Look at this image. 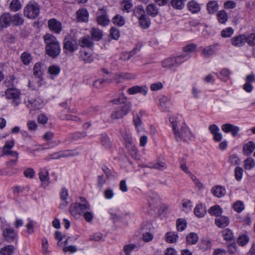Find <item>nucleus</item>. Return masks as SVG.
Wrapping results in <instances>:
<instances>
[{
  "instance_id": "nucleus-1",
  "label": "nucleus",
  "mask_w": 255,
  "mask_h": 255,
  "mask_svg": "<svg viewBox=\"0 0 255 255\" xmlns=\"http://www.w3.org/2000/svg\"><path fill=\"white\" fill-rule=\"evenodd\" d=\"M169 121L172 125V131L176 141L188 142L195 139V136L185 124H183L179 128V121L176 116L171 117Z\"/></svg>"
},
{
  "instance_id": "nucleus-2",
  "label": "nucleus",
  "mask_w": 255,
  "mask_h": 255,
  "mask_svg": "<svg viewBox=\"0 0 255 255\" xmlns=\"http://www.w3.org/2000/svg\"><path fill=\"white\" fill-rule=\"evenodd\" d=\"M43 38L46 44L47 54L53 57L58 56L60 53L61 47L57 39L49 33L45 34Z\"/></svg>"
},
{
  "instance_id": "nucleus-3",
  "label": "nucleus",
  "mask_w": 255,
  "mask_h": 255,
  "mask_svg": "<svg viewBox=\"0 0 255 255\" xmlns=\"http://www.w3.org/2000/svg\"><path fill=\"white\" fill-rule=\"evenodd\" d=\"M90 209L89 202L85 198L80 197L76 202L70 205L69 211L73 216L76 217L78 215L81 216L85 210Z\"/></svg>"
},
{
  "instance_id": "nucleus-4",
  "label": "nucleus",
  "mask_w": 255,
  "mask_h": 255,
  "mask_svg": "<svg viewBox=\"0 0 255 255\" xmlns=\"http://www.w3.org/2000/svg\"><path fill=\"white\" fill-rule=\"evenodd\" d=\"M40 12V7L34 1H30L23 9V14L25 16L29 19H35Z\"/></svg>"
},
{
  "instance_id": "nucleus-5",
  "label": "nucleus",
  "mask_w": 255,
  "mask_h": 255,
  "mask_svg": "<svg viewBox=\"0 0 255 255\" xmlns=\"http://www.w3.org/2000/svg\"><path fill=\"white\" fill-rule=\"evenodd\" d=\"M6 97L11 100L12 104L14 106H17L21 102L20 91L14 88H10L6 90L5 92Z\"/></svg>"
},
{
  "instance_id": "nucleus-6",
  "label": "nucleus",
  "mask_w": 255,
  "mask_h": 255,
  "mask_svg": "<svg viewBox=\"0 0 255 255\" xmlns=\"http://www.w3.org/2000/svg\"><path fill=\"white\" fill-rule=\"evenodd\" d=\"M78 45L76 41L69 37H65L64 40L63 48L66 53H73L78 49Z\"/></svg>"
},
{
  "instance_id": "nucleus-7",
  "label": "nucleus",
  "mask_w": 255,
  "mask_h": 255,
  "mask_svg": "<svg viewBox=\"0 0 255 255\" xmlns=\"http://www.w3.org/2000/svg\"><path fill=\"white\" fill-rule=\"evenodd\" d=\"M131 109V104L130 103H126L122 107H119L116 110L113 118L118 119L122 118L124 116L127 115Z\"/></svg>"
},
{
  "instance_id": "nucleus-8",
  "label": "nucleus",
  "mask_w": 255,
  "mask_h": 255,
  "mask_svg": "<svg viewBox=\"0 0 255 255\" xmlns=\"http://www.w3.org/2000/svg\"><path fill=\"white\" fill-rule=\"evenodd\" d=\"M220 46L218 43H215L203 48L202 55L206 58L215 54L219 50Z\"/></svg>"
},
{
  "instance_id": "nucleus-9",
  "label": "nucleus",
  "mask_w": 255,
  "mask_h": 255,
  "mask_svg": "<svg viewBox=\"0 0 255 255\" xmlns=\"http://www.w3.org/2000/svg\"><path fill=\"white\" fill-rule=\"evenodd\" d=\"M148 87L146 85L138 86L135 85L128 88V93L130 95H134L140 93L144 96H146L148 92Z\"/></svg>"
},
{
  "instance_id": "nucleus-10",
  "label": "nucleus",
  "mask_w": 255,
  "mask_h": 255,
  "mask_svg": "<svg viewBox=\"0 0 255 255\" xmlns=\"http://www.w3.org/2000/svg\"><path fill=\"white\" fill-rule=\"evenodd\" d=\"M38 175L41 187L45 188L48 186L49 183L48 171L46 168L41 169L38 173Z\"/></svg>"
},
{
  "instance_id": "nucleus-11",
  "label": "nucleus",
  "mask_w": 255,
  "mask_h": 255,
  "mask_svg": "<svg viewBox=\"0 0 255 255\" xmlns=\"http://www.w3.org/2000/svg\"><path fill=\"white\" fill-rule=\"evenodd\" d=\"M3 236L6 241L11 242L16 239L17 234L12 228L8 227L3 229Z\"/></svg>"
},
{
  "instance_id": "nucleus-12",
  "label": "nucleus",
  "mask_w": 255,
  "mask_h": 255,
  "mask_svg": "<svg viewBox=\"0 0 255 255\" xmlns=\"http://www.w3.org/2000/svg\"><path fill=\"white\" fill-rule=\"evenodd\" d=\"M44 102L40 97H37L34 99L31 98L27 104V106L33 110L39 109L42 108Z\"/></svg>"
},
{
  "instance_id": "nucleus-13",
  "label": "nucleus",
  "mask_w": 255,
  "mask_h": 255,
  "mask_svg": "<svg viewBox=\"0 0 255 255\" xmlns=\"http://www.w3.org/2000/svg\"><path fill=\"white\" fill-rule=\"evenodd\" d=\"M48 25L49 29L56 33H59L62 30V25L60 21L55 18L48 20Z\"/></svg>"
},
{
  "instance_id": "nucleus-14",
  "label": "nucleus",
  "mask_w": 255,
  "mask_h": 255,
  "mask_svg": "<svg viewBox=\"0 0 255 255\" xmlns=\"http://www.w3.org/2000/svg\"><path fill=\"white\" fill-rule=\"evenodd\" d=\"M221 128L222 130L226 132H231L233 136H236L238 132L240 130L239 127L233 125L231 124H225L222 126Z\"/></svg>"
},
{
  "instance_id": "nucleus-15",
  "label": "nucleus",
  "mask_w": 255,
  "mask_h": 255,
  "mask_svg": "<svg viewBox=\"0 0 255 255\" xmlns=\"http://www.w3.org/2000/svg\"><path fill=\"white\" fill-rule=\"evenodd\" d=\"M44 70V65L40 62H37L35 64L33 68V75L39 80H42Z\"/></svg>"
},
{
  "instance_id": "nucleus-16",
  "label": "nucleus",
  "mask_w": 255,
  "mask_h": 255,
  "mask_svg": "<svg viewBox=\"0 0 255 255\" xmlns=\"http://www.w3.org/2000/svg\"><path fill=\"white\" fill-rule=\"evenodd\" d=\"M231 42L234 46L241 47L246 43V36L244 35H239L234 36L231 39Z\"/></svg>"
},
{
  "instance_id": "nucleus-17",
  "label": "nucleus",
  "mask_w": 255,
  "mask_h": 255,
  "mask_svg": "<svg viewBox=\"0 0 255 255\" xmlns=\"http://www.w3.org/2000/svg\"><path fill=\"white\" fill-rule=\"evenodd\" d=\"M255 149V142L253 141H250L245 144L243 147V152L244 155L249 156Z\"/></svg>"
},
{
  "instance_id": "nucleus-18",
  "label": "nucleus",
  "mask_w": 255,
  "mask_h": 255,
  "mask_svg": "<svg viewBox=\"0 0 255 255\" xmlns=\"http://www.w3.org/2000/svg\"><path fill=\"white\" fill-rule=\"evenodd\" d=\"M100 13L101 15H99L97 18L98 24L103 26L108 25L110 22V20L107 17L106 13L104 11V9H100Z\"/></svg>"
},
{
  "instance_id": "nucleus-19",
  "label": "nucleus",
  "mask_w": 255,
  "mask_h": 255,
  "mask_svg": "<svg viewBox=\"0 0 255 255\" xmlns=\"http://www.w3.org/2000/svg\"><path fill=\"white\" fill-rule=\"evenodd\" d=\"M79 58L85 63H90L94 60L92 54L85 50L80 51Z\"/></svg>"
},
{
  "instance_id": "nucleus-20",
  "label": "nucleus",
  "mask_w": 255,
  "mask_h": 255,
  "mask_svg": "<svg viewBox=\"0 0 255 255\" xmlns=\"http://www.w3.org/2000/svg\"><path fill=\"white\" fill-rule=\"evenodd\" d=\"M148 204L151 210L157 208L160 204V199L157 195H153L150 196L148 199Z\"/></svg>"
},
{
  "instance_id": "nucleus-21",
  "label": "nucleus",
  "mask_w": 255,
  "mask_h": 255,
  "mask_svg": "<svg viewBox=\"0 0 255 255\" xmlns=\"http://www.w3.org/2000/svg\"><path fill=\"white\" fill-rule=\"evenodd\" d=\"M229 219L226 216H221L215 219V224L219 228H225L229 224Z\"/></svg>"
},
{
  "instance_id": "nucleus-22",
  "label": "nucleus",
  "mask_w": 255,
  "mask_h": 255,
  "mask_svg": "<svg viewBox=\"0 0 255 255\" xmlns=\"http://www.w3.org/2000/svg\"><path fill=\"white\" fill-rule=\"evenodd\" d=\"M172 103L170 100L165 96H162L159 99V105L161 109L166 111L171 106Z\"/></svg>"
},
{
  "instance_id": "nucleus-23",
  "label": "nucleus",
  "mask_w": 255,
  "mask_h": 255,
  "mask_svg": "<svg viewBox=\"0 0 255 255\" xmlns=\"http://www.w3.org/2000/svg\"><path fill=\"white\" fill-rule=\"evenodd\" d=\"M11 22V16L7 13L3 14L0 17V26L6 27Z\"/></svg>"
},
{
  "instance_id": "nucleus-24",
  "label": "nucleus",
  "mask_w": 255,
  "mask_h": 255,
  "mask_svg": "<svg viewBox=\"0 0 255 255\" xmlns=\"http://www.w3.org/2000/svg\"><path fill=\"white\" fill-rule=\"evenodd\" d=\"M198 247L202 251H206L210 250L212 247V243L210 240L207 238L202 239Z\"/></svg>"
},
{
  "instance_id": "nucleus-25",
  "label": "nucleus",
  "mask_w": 255,
  "mask_h": 255,
  "mask_svg": "<svg viewBox=\"0 0 255 255\" xmlns=\"http://www.w3.org/2000/svg\"><path fill=\"white\" fill-rule=\"evenodd\" d=\"M80 44L82 47L92 48L94 46V43L89 36H86L79 40Z\"/></svg>"
},
{
  "instance_id": "nucleus-26",
  "label": "nucleus",
  "mask_w": 255,
  "mask_h": 255,
  "mask_svg": "<svg viewBox=\"0 0 255 255\" xmlns=\"http://www.w3.org/2000/svg\"><path fill=\"white\" fill-rule=\"evenodd\" d=\"M90 34L92 39L95 41H99L103 37V32L98 28L93 27L90 31Z\"/></svg>"
},
{
  "instance_id": "nucleus-27",
  "label": "nucleus",
  "mask_w": 255,
  "mask_h": 255,
  "mask_svg": "<svg viewBox=\"0 0 255 255\" xmlns=\"http://www.w3.org/2000/svg\"><path fill=\"white\" fill-rule=\"evenodd\" d=\"M219 9V5L216 1L212 0L207 4V9L210 14H214Z\"/></svg>"
},
{
  "instance_id": "nucleus-28",
  "label": "nucleus",
  "mask_w": 255,
  "mask_h": 255,
  "mask_svg": "<svg viewBox=\"0 0 255 255\" xmlns=\"http://www.w3.org/2000/svg\"><path fill=\"white\" fill-rule=\"evenodd\" d=\"M206 213V207L202 204H199L196 206L194 209L195 215L199 218L203 217Z\"/></svg>"
},
{
  "instance_id": "nucleus-29",
  "label": "nucleus",
  "mask_w": 255,
  "mask_h": 255,
  "mask_svg": "<svg viewBox=\"0 0 255 255\" xmlns=\"http://www.w3.org/2000/svg\"><path fill=\"white\" fill-rule=\"evenodd\" d=\"M133 122L138 133H140L144 131L143 123L138 116L135 118H133Z\"/></svg>"
},
{
  "instance_id": "nucleus-30",
  "label": "nucleus",
  "mask_w": 255,
  "mask_h": 255,
  "mask_svg": "<svg viewBox=\"0 0 255 255\" xmlns=\"http://www.w3.org/2000/svg\"><path fill=\"white\" fill-rule=\"evenodd\" d=\"M147 13L152 17L156 16L158 13V9L154 3H150L146 7Z\"/></svg>"
},
{
  "instance_id": "nucleus-31",
  "label": "nucleus",
  "mask_w": 255,
  "mask_h": 255,
  "mask_svg": "<svg viewBox=\"0 0 255 255\" xmlns=\"http://www.w3.org/2000/svg\"><path fill=\"white\" fill-rule=\"evenodd\" d=\"M198 240V235L195 233H190L186 236V238L187 244L190 245L196 244Z\"/></svg>"
},
{
  "instance_id": "nucleus-32",
  "label": "nucleus",
  "mask_w": 255,
  "mask_h": 255,
  "mask_svg": "<svg viewBox=\"0 0 255 255\" xmlns=\"http://www.w3.org/2000/svg\"><path fill=\"white\" fill-rule=\"evenodd\" d=\"M187 6L188 9L193 13H197L200 10L199 4L194 0H191L188 2Z\"/></svg>"
},
{
  "instance_id": "nucleus-33",
  "label": "nucleus",
  "mask_w": 255,
  "mask_h": 255,
  "mask_svg": "<svg viewBox=\"0 0 255 255\" xmlns=\"http://www.w3.org/2000/svg\"><path fill=\"white\" fill-rule=\"evenodd\" d=\"M212 192L216 197L220 198L225 195L226 190L221 186H216L212 189Z\"/></svg>"
},
{
  "instance_id": "nucleus-34",
  "label": "nucleus",
  "mask_w": 255,
  "mask_h": 255,
  "mask_svg": "<svg viewBox=\"0 0 255 255\" xmlns=\"http://www.w3.org/2000/svg\"><path fill=\"white\" fill-rule=\"evenodd\" d=\"M217 17L220 23L225 24L228 20V16L225 10L219 11L217 14Z\"/></svg>"
},
{
  "instance_id": "nucleus-35",
  "label": "nucleus",
  "mask_w": 255,
  "mask_h": 255,
  "mask_svg": "<svg viewBox=\"0 0 255 255\" xmlns=\"http://www.w3.org/2000/svg\"><path fill=\"white\" fill-rule=\"evenodd\" d=\"M77 18L80 21H87L88 19V12L85 9H80L77 12Z\"/></svg>"
},
{
  "instance_id": "nucleus-36",
  "label": "nucleus",
  "mask_w": 255,
  "mask_h": 255,
  "mask_svg": "<svg viewBox=\"0 0 255 255\" xmlns=\"http://www.w3.org/2000/svg\"><path fill=\"white\" fill-rule=\"evenodd\" d=\"M128 151L131 156L135 160H139L140 158V154L138 152L136 147L134 145H131L128 147Z\"/></svg>"
},
{
  "instance_id": "nucleus-37",
  "label": "nucleus",
  "mask_w": 255,
  "mask_h": 255,
  "mask_svg": "<svg viewBox=\"0 0 255 255\" xmlns=\"http://www.w3.org/2000/svg\"><path fill=\"white\" fill-rule=\"evenodd\" d=\"M21 7L22 5L19 0H12L10 2L9 8L13 12L18 11Z\"/></svg>"
},
{
  "instance_id": "nucleus-38",
  "label": "nucleus",
  "mask_w": 255,
  "mask_h": 255,
  "mask_svg": "<svg viewBox=\"0 0 255 255\" xmlns=\"http://www.w3.org/2000/svg\"><path fill=\"white\" fill-rule=\"evenodd\" d=\"M11 22L16 26L21 25L24 22V19L19 13H16L11 16Z\"/></svg>"
},
{
  "instance_id": "nucleus-39",
  "label": "nucleus",
  "mask_w": 255,
  "mask_h": 255,
  "mask_svg": "<svg viewBox=\"0 0 255 255\" xmlns=\"http://www.w3.org/2000/svg\"><path fill=\"white\" fill-rule=\"evenodd\" d=\"M20 59L23 64L28 65L32 61V57L29 53L24 52L21 54Z\"/></svg>"
},
{
  "instance_id": "nucleus-40",
  "label": "nucleus",
  "mask_w": 255,
  "mask_h": 255,
  "mask_svg": "<svg viewBox=\"0 0 255 255\" xmlns=\"http://www.w3.org/2000/svg\"><path fill=\"white\" fill-rule=\"evenodd\" d=\"M140 26L143 28H147L150 25V19L147 15H144L138 19Z\"/></svg>"
},
{
  "instance_id": "nucleus-41",
  "label": "nucleus",
  "mask_w": 255,
  "mask_h": 255,
  "mask_svg": "<svg viewBox=\"0 0 255 255\" xmlns=\"http://www.w3.org/2000/svg\"><path fill=\"white\" fill-rule=\"evenodd\" d=\"M125 22V17L120 14H117L113 18V23L119 26H123Z\"/></svg>"
},
{
  "instance_id": "nucleus-42",
  "label": "nucleus",
  "mask_w": 255,
  "mask_h": 255,
  "mask_svg": "<svg viewBox=\"0 0 255 255\" xmlns=\"http://www.w3.org/2000/svg\"><path fill=\"white\" fill-rule=\"evenodd\" d=\"M178 238V236L176 233L168 232L166 234V240L169 243H175Z\"/></svg>"
},
{
  "instance_id": "nucleus-43",
  "label": "nucleus",
  "mask_w": 255,
  "mask_h": 255,
  "mask_svg": "<svg viewBox=\"0 0 255 255\" xmlns=\"http://www.w3.org/2000/svg\"><path fill=\"white\" fill-rule=\"evenodd\" d=\"M167 167L166 163L162 161H159L156 163H150L148 167L159 170H164Z\"/></svg>"
},
{
  "instance_id": "nucleus-44",
  "label": "nucleus",
  "mask_w": 255,
  "mask_h": 255,
  "mask_svg": "<svg viewBox=\"0 0 255 255\" xmlns=\"http://www.w3.org/2000/svg\"><path fill=\"white\" fill-rule=\"evenodd\" d=\"M128 103L127 98L124 95L123 91H121V93H120V95L119 98L113 100V104L116 105L123 104L124 105Z\"/></svg>"
},
{
  "instance_id": "nucleus-45",
  "label": "nucleus",
  "mask_w": 255,
  "mask_h": 255,
  "mask_svg": "<svg viewBox=\"0 0 255 255\" xmlns=\"http://www.w3.org/2000/svg\"><path fill=\"white\" fill-rule=\"evenodd\" d=\"M81 216L83 217L85 221L88 223H91L94 218V213L91 208L89 210H85Z\"/></svg>"
},
{
  "instance_id": "nucleus-46",
  "label": "nucleus",
  "mask_w": 255,
  "mask_h": 255,
  "mask_svg": "<svg viewBox=\"0 0 255 255\" xmlns=\"http://www.w3.org/2000/svg\"><path fill=\"white\" fill-rule=\"evenodd\" d=\"M231 73L228 69H222L219 74L217 75L218 77L221 80L226 81L230 78V75Z\"/></svg>"
},
{
  "instance_id": "nucleus-47",
  "label": "nucleus",
  "mask_w": 255,
  "mask_h": 255,
  "mask_svg": "<svg viewBox=\"0 0 255 255\" xmlns=\"http://www.w3.org/2000/svg\"><path fill=\"white\" fill-rule=\"evenodd\" d=\"M15 248L12 245H8L2 248L0 251V255H11L13 254Z\"/></svg>"
},
{
  "instance_id": "nucleus-48",
  "label": "nucleus",
  "mask_w": 255,
  "mask_h": 255,
  "mask_svg": "<svg viewBox=\"0 0 255 255\" xmlns=\"http://www.w3.org/2000/svg\"><path fill=\"white\" fill-rule=\"evenodd\" d=\"M209 212L211 215L218 217L221 216L220 215L222 213V210L219 206L216 205L211 207L209 210Z\"/></svg>"
},
{
  "instance_id": "nucleus-49",
  "label": "nucleus",
  "mask_w": 255,
  "mask_h": 255,
  "mask_svg": "<svg viewBox=\"0 0 255 255\" xmlns=\"http://www.w3.org/2000/svg\"><path fill=\"white\" fill-rule=\"evenodd\" d=\"M60 72V68L57 66L52 65L48 68V73L50 75V78H53L58 75Z\"/></svg>"
},
{
  "instance_id": "nucleus-50",
  "label": "nucleus",
  "mask_w": 255,
  "mask_h": 255,
  "mask_svg": "<svg viewBox=\"0 0 255 255\" xmlns=\"http://www.w3.org/2000/svg\"><path fill=\"white\" fill-rule=\"evenodd\" d=\"M222 235L224 240L226 241H232L234 239L233 232L229 229L224 230L222 231Z\"/></svg>"
},
{
  "instance_id": "nucleus-51",
  "label": "nucleus",
  "mask_w": 255,
  "mask_h": 255,
  "mask_svg": "<svg viewBox=\"0 0 255 255\" xmlns=\"http://www.w3.org/2000/svg\"><path fill=\"white\" fill-rule=\"evenodd\" d=\"M191 57V55L189 54H183L179 56L175 57V61L177 63L178 66L183 63L184 61L188 60Z\"/></svg>"
},
{
  "instance_id": "nucleus-52",
  "label": "nucleus",
  "mask_w": 255,
  "mask_h": 255,
  "mask_svg": "<svg viewBox=\"0 0 255 255\" xmlns=\"http://www.w3.org/2000/svg\"><path fill=\"white\" fill-rule=\"evenodd\" d=\"M117 77H118L120 79H134L136 78L135 75L132 73H123L122 74L118 75L116 74L115 76V79H117V82H119V79H117Z\"/></svg>"
},
{
  "instance_id": "nucleus-53",
  "label": "nucleus",
  "mask_w": 255,
  "mask_h": 255,
  "mask_svg": "<svg viewBox=\"0 0 255 255\" xmlns=\"http://www.w3.org/2000/svg\"><path fill=\"white\" fill-rule=\"evenodd\" d=\"M233 208L235 211L240 213L244 209L245 206L243 202L239 200L233 204Z\"/></svg>"
},
{
  "instance_id": "nucleus-54",
  "label": "nucleus",
  "mask_w": 255,
  "mask_h": 255,
  "mask_svg": "<svg viewBox=\"0 0 255 255\" xmlns=\"http://www.w3.org/2000/svg\"><path fill=\"white\" fill-rule=\"evenodd\" d=\"M234 31V30L232 27H227L221 31V35L223 38H229L233 34Z\"/></svg>"
},
{
  "instance_id": "nucleus-55",
  "label": "nucleus",
  "mask_w": 255,
  "mask_h": 255,
  "mask_svg": "<svg viewBox=\"0 0 255 255\" xmlns=\"http://www.w3.org/2000/svg\"><path fill=\"white\" fill-rule=\"evenodd\" d=\"M133 13L138 19L145 15L144 9L141 6L136 7L134 9Z\"/></svg>"
},
{
  "instance_id": "nucleus-56",
  "label": "nucleus",
  "mask_w": 255,
  "mask_h": 255,
  "mask_svg": "<svg viewBox=\"0 0 255 255\" xmlns=\"http://www.w3.org/2000/svg\"><path fill=\"white\" fill-rule=\"evenodd\" d=\"M255 166V161L252 158H248L244 161V167L246 169L250 170Z\"/></svg>"
},
{
  "instance_id": "nucleus-57",
  "label": "nucleus",
  "mask_w": 255,
  "mask_h": 255,
  "mask_svg": "<svg viewBox=\"0 0 255 255\" xmlns=\"http://www.w3.org/2000/svg\"><path fill=\"white\" fill-rule=\"evenodd\" d=\"M171 4L174 8L178 9H182L184 6L183 0H172Z\"/></svg>"
},
{
  "instance_id": "nucleus-58",
  "label": "nucleus",
  "mask_w": 255,
  "mask_h": 255,
  "mask_svg": "<svg viewBox=\"0 0 255 255\" xmlns=\"http://www.w3.org/2000/svg\"><path fill=\"white\" fill-rule=\"evenodd\" d=\"M122 221V219L120 215L117 214H113V222L115 224L116 229L120 226Z\"/></svg>"
},
{
  "instance_id": "nucleus-59",
  "label": "nucleus",
  "mask_w": 255,
  "mask_h": 255,
  "mask_svg": "<svg viewBox=\"0 0 255 255\" xmlns=\"http://www.w3.org/2000/svg\"><path fill=\"white\" fill-rule=\"evenodd\" d=\"M101 142L102 145L107 148H110L111 147L110 138L106 134L102 135Z\"/></svg>"
},
{
  "instance_id": "nucleus-60",
  "label": "nucleus",
  "mask_w": 255,
  "mask_h": 255,
  "mask_svg": "<svg viewBox=\"0 0 255 255\" xmlns=\"http://www.w3.org/2000/svg\"><path fill=\"white\" fill-rule=\"evenodd\" d=\"M249 238L247 235H242L239 237L237 242L240 245L244 246L249 242Z\"/></svg>"
},
{
  "instance_id": "nucleus-61",
  "label": "nucleus",
  "mask_w": 255,
  "mask_h": 255,
  "mask_svg": "<svg viewBox=\"0 0 255 255\" xmlns=\"http://www.w3.org/2000/svg\"><path fill=\"white\" fill-rule=\"evenodd\" d=\"M176 225L178 231H183L186 227V222L184 219H178L177 220Z\"/></svg>"
},
{
  "instance_id": "nucleus-62",
  "label": "nucleus",
  "mask_w": 255,
  "mask_h": 255,
  "mask_svg": "<svg viewBox=\"0 0 255 255\" xmlns=\"http://www.w3.org/2000/svg\"><path fill=\"white\" fill-rule=\"evenodd\" d=\"M137 248V246L135 244H131L125 245L124 248V251H125L126 255H130L131 252Z\"/></svg>"
},
{
  "instance_id": "nucleus-63",
  "label": "nucleus",
  "mask_w": 255,
  "mask_h": 255,
  "mask_svg": "<svg viewBox=\"0 0 255 255\" xmlns=\"http://www.w3.org/2000/svg\"><path fill=\"white\" fill-rule=\"evenodd\" d=\"M243 173V169L239 166H237L235 169V177L237 181H239L242 179Z\"/></svg>"
},
{
  "instance_id": "nucleus-64",
  "label": "nucleus",
  "mask_w": 255,
  "mask_h": 255,
  "mask_svg": "<svg viewBox=\"0 0 255 255\" xmlns=\"http://www.w3.org/2000/svg\"><path fill=\"white\" fill-rule=\"evenodd\" d=\"M246 42L251 46L255 45V33H251L246 36Z\"/></svg>"
}]
</instances>
